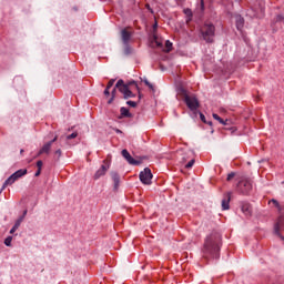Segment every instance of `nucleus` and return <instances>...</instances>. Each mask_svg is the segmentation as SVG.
Instances as JSON below:
<instances>
[{"instance_id": "412c9836", "label": "nucleus", "mask_w": 284, "mask_h": 284, "mask_svg": "<svg viewBox=\"0 0 284 284\" xmlns=\"http://www.w3.org/2000/svg\"><path fill=\"white\" fill-rule=\"evenodd\" d=\"M121 115L122 116H126L128 119H130L132 116V113L130 112V110H128V108L122 106L120 109Z\"/></svg>"}, {"instance_id": "603ef678", "label": "nucleus", "mask_w": 284, "mask_h": 284, "mask_svg": "<svg viewBox=\"0 0 284 284\" xmlns=\"http://www.w3.org/2000/svg\"><path fill=\"white\" fill-rule=\"evenodd\" d=\"M154 28H156V23L154 24Z\"/></svg>"}, {"instance_id": "aec40b11", "label": "nucleus", "mask_w": 284, "mask_h": 284, "mask_svg": "<svg viewBox=\"0 0 284 284\" xmlns=\"http://www.w3.org/2000/svg\"><path fill=\"white\" fill-rule=\"evenodd\" d=\"M26 174H28V170L27 169H20L18 171H16L13 173V176L21 179V176H26Z\"/></svg>"}, {"instance_id": "f8f14e48", "label": "nucleus", "mask_w": 284, "mask_h": 284, "mask_svg": "<svg viewBox=\"0 0 284 284\" xmlns=\"http://www.w3.org/2000/svg\"><path fill=\"white\" fill-rule=\"evenodd\" d=\"M202 252V256H204V258H210V256H207L209 254L212 255V258H219V256H221L219 250H204Z\"/></svg>"}, {"instance_id": "4c0bfd02", "label": "nucleus", "mask_w": 284, "mask_h": 284, "mask_svg": "<svg viewBox=\"0 0 284 284\" xmlns=\"http://www.w3.org/2000/svg\"><path fill=\"white\" fill-rule=\"evenodd\" d=\"M271 203H273L275 205V207H278V210H281V205L278 204V201L276 200H271Z\"/></svg>"}, {"instance_id": "2f4dec72", "label": "nucleus", "mask_w": 284, "mask_h": 284, "mask_svg": "<svg viewBox=\"0 0 284 284\" xmlns=\"http://www.w3.org/2000/svg\"><path fill=\"white\" fill-rule=\"evenodd\" d=\"M200 119H201V121H203V123H209V125H212V122H207V121L205 120V116H204L203 113H200Z\"/></svg>"}, {"instance_id": "f257e3e1", "label": "nucleus", "mask_w": 284, "mask_h": 284, "mask_svg": "<svg viewBox=\"0 0 284 284\" xmlns=\"http://www.w3.org/2000/svg\"><path fill=\"white\" fill-rule=\"evenodd\" d=\"M176 92L185 101L189 110L194 111L199 109V100L194 95H189L187 90H185V87H183V84L178 85Z\"/></svg>"}, {"instance_id": "5701e85b", "label": "nucleus", "mask_w": 284, "mask_h": 284, "mask_svg": "<svg viewBox=\"0 0 284 284\" xmlns=\"http://www.w3.org/2000/svg\"><path fill=\"white\" fill-rule=\"evenodd\" d=\"M242 212L246 215L252 214V210L250 207V204H243L242 205Z\"/></svg>"}, {"instance_id": "473e14b6", "label": "nucleus", "mask_w": 284, "mask_h": 284, "mask_svg": "<svg viewBox=\"0 0 284 284\" xmlns=\"http://www.w3.org/2000/svg\"><path fill=\"white\" fill-rule=\"evenodd\" d=\"M145 85H148V88H150L151 90H154V85H152V83H150V81H148V79L144 80Z\"/></svg>"}, {"instance_id": "de8ad7c7", "label": "nucleus", "mask_w": 284, "mask_h": 284, "mask_svg": "<svg viewBox=\"0 0 284 284\" xmlns=\"http://www.w3.org/2000/svg\"><path fill=\"white\" fill-rule=\"evenodd\" d=\"M116 134H121V130L116 129L115 130Z\"/></svg>"}, {"instance_id": "79ce46f5", "label": "nucleus", "mask_w": 284, "mask_h": 284, "mask_svg": "<svg viewBox=\"0 0 284 284\" xmlns=\"http://www.w3.org/2000/svg\"><path fill=\"white\" fill-rule=\"evenodd\" d=\"M104 94H105V97H110V89H108V87H106V89L104 90Z\"/></svg>"}, {"instance_id": "4be33fe9", "label": "nucleus", "mask_w": 284, "mask_h": 284, "mask_svg": "<svg viewBox=\"0 0 284 284\" xmlns=\"http://www.w3.org/2000/svg\"><path fill=\"white\" fill-rule=\"evenodd\" d=\"M184 14H186V23L192 21V9H184Z\"/></svg>"}, {"instance_id": "20e7f679", "label": "nucleus", "mask_w": 284, "mask_h": 284, "mask_svg": "<svg viewBox=\"0 0 284 284\" xmlns=\"http://www.w3.org/2000/svg\"><path fill=\"white\" fill-rule=\"evenodd\" d=\"M204 245L206 250H221V235L211 234L206 237Z\"/></svg>"}, {"instance_id": "ea45409f", "label": "nucleus", "mask_w": 284, "mask_h": 284, "mask_svg": "<svg viewBox=\"0 0 284 284\" xmlns=\"http://www.w3.org/2000/svg\"><path fill=\"white\" fill-rule=\"evenodd\" d=\"M37 168H38V170H41V168H43V161L39 160L37 162Z\"/></svg>"}, {"instance_id": "7c9ffc66", "label": "nucleus", "mask_w": 284, "mask_h": 284, "mask_svg": "<svg viewBox=\"0 0 284 284\" xmlns=\"http://www.w3.org/2000/svg\"><path fill=\"white\" fill-rule=\"evenodd\" d=\"M11 243H12V237L9 236L4 240V245H7V247H10Z\"/></svg>"}, {"instance_id": "0eeeda50", "label": "nucleus", "mask_w": 284, "mask_h": 284, "mask_svg": "<svg viewBox=\"0 0 284 284\" xmlns=\"http://www.w3.org/2000/svg\"><path fill=\"white\" fill-rule=\"evenodd\" d=\"M110 170V163L108 161H103V164L100 166V169L95 172L93 175L94 181H99L101 176H105L106 172Z\"/></svg>"}, {"instance_id": "393cba45", "label": "nucleus", "mask_w": 284, "mask_h": 284, "mask_svg": "<svg viewBox=\"0 0 284 284\" xmlns=\"http://www.w3.org/2000/svg\"><path fill=\"white\" fill-rule=\"evenodd\" d=\"M213 119H215V121H219V123H221L222 125H227V122L222 120L221 116H219V114L213 113Z\"/></svg>"}, {"instance_id": "39448f33", "label": "nucleus", "mask_w": 284, "mask_h": 284, "mask_svg": "<svg viewBox=\"0 0 284 284\" xmlns=\"http://www.w3.org/2000/svg\"><path fill=\"white\" fill-rule=\"evenodd\" d=\"M253 187L252 180H242L237 184V190L241 194H250Z\"/></svg>"}, {"instance_id": "a19ab883", "label": "nucleus", "mask_w": 284, "mask_h": 284, "mask_svg": "<svg viewBox=\"0 0 284 284\" xmlns=\"http://www.w3.org/2000/svg\"><path fill=\"white\" fill-rule=\"evenodd\" d=\"M234 176H235V173H230L227 175L226 180L230 181V180L234 179Z\"/></svg>"}, {"instance_id": "8fccbe9b", "label": "nucleus", "mask_w": 284, "mask_h": 284, "mask_svg": "<svg viewBox=\"0 0 284 284\" xmlns=\"http://www.w3.org/2000/svg\"><path fill=\"white\" fill-rule=\"evenodd\" d=\"M187 159H185V156L182 158V161H186Z\"/></svg>"}, {"instance_id": "9d476101", "label": "nucleus", "mask_w": 284, "mask_h": 284, "mask_svg": "<svg viewBox=\"0 0 284 284\" xmlns=\"http://www.w3.org/2000/svg\"><path fill=\"white\" fill-rule=\"evenodd\" d=\"M121 39L124 45H128L130 43V40L132 39V31L128 29L121 30Z\"/></svg>"}, {"instance_id": "c756f323", "label": "nucleus", "mask_w": 284, "mask_h": 284, "mask_svg": "<svg viewBox=\"0 0 284 284\" xmlns=\"http://www.w3.org/2000/svg\"><path fill=\"white\" fill-rule=\"evenodd\" d=\"M283 20H284L283 14H277V16L275 17V23H281V21H283Z\"/></svg>"}, {"instance_id": "3c124183", "label": "nucleus", "mask_w": 284, "mask_h": 284, "mask_svg": "<svg viewBox=\"0 0 284 284\" xmlns=\"http://www.w3.org/2000/svg\"><path fill=\"white\" fill-rule=\"evenodd\" d=\"M20 153L23 154V150H21Z\"/></svg>"}, {"instance_id": "dca6fc26", "label": "nucleus", "mask_w": 284, "mask_h": 284, "mask_svg": "<svg viewBox=\"0 0 284 284\" xmlns=\"http://www.w3.org/2000/svg\"><path fill=\"white\" fill-rule=\"evenodd\" d=\"M245 24V19L241 16H235V26L237 30H243V26Z\"/></svg>"}, {"instance_id": "c03bdc74", "label": "nucleus", "mask_w": 284, "mask_h": 284, "mask_svg": "<svg viewBox=\"0 0 284 284\" xmlns=\"http://www.w3.org/2000/svg\"><path fill=\"white\" fill-rule=\"evenodd\" d=\"M129 85H135V88H136V82L132 81L129 83Z\"/></svg>"}, {"instance_id": "f03ea898", "label": "nucleus", "mask_w": 284, "mask_h": 284, "mask_svg": "<svg viewBox=\"0 0 284 284\" xmlns=\"http://www.w3.org/2000/svg\"><path fill=\"white\" fill-rule=\"evenodd\" d=\"M116 89L121 92V94H123L124 99L134 98V93H132V91L130 90V85L125 84L123 80H119L115 84V88L111 92L112 97L108 101L109 104L112 103V101H114V97H116Z\"/></svg>"}, {"instance_id": "7ed1b4c3", "label": "nucleus", "mask_w": 284, "mask_h": 284, "mask_svg": "<svg viewBox=\"0 0 284 284\" xmlns=\"http://www.w3.org/2000/svg\"><path fill=\"white\" fill-rule=\"evenodd\" d=\"M216 28L212 23H205L201 30L202 37L206 43H212L214 41V34Z\"/></svg>"}, {"instance_id": "37998d69", "label": "nucleus", "mask_w": 284, "mask_h": 284, "mask_svg": "<svg viewBox=\"0 0 284 284\" xmlns=\"http://www.w3.org/2000/svg\"><path fill=\"white\" fill-rule=\"evenodd\" d=\"M34 176H41V169H38V171L36 172Z\"/></svg>"}, {"instance_id": "a211bd4d", "label": "nucleus", "mask_w": 284, "mask_h": 284, "mask_svg": "<svg viewBox=\"0 0 284 284\" xmlns=\"http://www.w3.org/2000/svg\"><path fill=\"white\" fill-rule=\"evenodd\" d=\"M231 193L226 194V199L222 200V210H230Z\"/></svg>"}, {"instance_id": "a18cd8bd", "label": "nucleus", "mask_w": 284, "mask_h": 284, "mask_svg": "<svg viewBox=\"0 0 284 284\" xmlns=\"http://www.w3.org/2000/svg\"><path fill=\"white\" fill-rule=\"evenodd\" d=\"M27 214H28V211H23V214H22L23 219H26Z\"/></svg>"}, {"instance_id": "ddd939ff", "label": "nucleus", "mask_w": 284, "mask_h": 284, "mask_svg": "<svg viewBox=\"0 0 284 284\" xmlns=\"http://www.w3.org/2000/svg\"><path fill=\"white\" fill-rule=\"evenodd\" d=\"M16 181H19V179H18L17 176H14V173H13V174H11V175L4 181V183H3V185H2V187H1V190H0V192L4 191L8 185H13V183H14Z\"/></svg>"}, {"instance_id": "a878e982", "label": "nucleus", "mask_w": 284, "mask_h": 284, "mask_svg": "<svg viewBox=\"0 0 284 284\" xmlns=\"http://www.w3.org/2000/svg\"><path fill=\"white\" fill-rule=\"evenodd\" d=\"M165 48L164 52H170V50H172V42H170V40L165 41Z\"/></svg>"}, {"instance_id": "6e6552de", "label": "nucleus", "mask_w": 284, "mask_h": 284, "mask_svg": "<svg viewBox=\"0 0 284 284\" xmlns=\"http://www.w3.org/2000/svg\"><path fill=\"white\" fill-rule=\"evenodd\" d=\"M281 230L284 231V215L280 216L276 224L274 225V234H276V236H280L281 241H284L283 235H281Z\"/></svg>"}, {"instance_id": "72a5a7b5", "label": "nucleus", "mask_w": 284, "mask_h": 284, "mask_svg": "<svg viewBox=\"0 0 284 284\" xmlns=\"http://www.w3.org/2000/svg\"><path fill=\"white\" fill-rule=\"evenodd\" d=\"M193 165H194V160H191L190 162L186 163L185 168L190 170V168H193Z\"/></svg>"}, {"instance_id": "cd10ccee", "label": "nucleus", "mask_w": 284, "mask_h": 284, "mask_svg": "<svg viewBox=\"0 0 284 284\" xmlns=\"http://www.w3.org/2000/svg\"><path fill=\"white\" fill-rule=\"evenodd\" d=\"M154 43L158 48H163V42L159 41V38H156V36H154Z\"/></svg>"}, {"instance_id": "b1692460", "label": "nucleus", "mask_w": 284, "mask_h": 284, "mask_svg": "<svg viewBox=\"0 0 284 284\" xmlns=\"http://www.w3.org/2000/svg\"><path fill=\"white\" fill-rule=\"evenodd\" d=\"M62 154H63V152L61 151V149L55 150V152L53 154L54 161H60Z\"/></svg>"}, {"instance_id": "1a4fd4ad", "label": "nucleus", "mask_w": 284, "mask_h": 284, "mask_svg": "<svg viewBox=\"0 0 284 284\" xmlns=\"http://www.w3.org/2000/svg\"><path fill=\"white\" fill-rule=\"evenodd\" d=\"M122 156L128 161L130 165H141V161L134 160L128 150H122Z\"/></svg>"}, {"instance_id": "09e8293b", "label": "nucleus", "mask_w": 284, "mask_h": 284, "mask_svg": "<svg viewBox=\"0 0 284 284\" xmlns=\"http://www.w3.org/2000/svg\"><path fill=\"white\" fill-rule=\"evenodd\" d=\"M178 154H183V150L178 151Z\"/></svg>"}, {"instance_id": "c9c22d12", "label": "nucleus", "mask_w": 284, "mask_h": 284, "mask_svg": "<svg viewBox=\"0 0 284 284\" xmlns=\"http://www.w3.org/2000/svg\"><path fill=\"white\" fill-rule=\"evenodd\" d=\"M114 79H111L106 85L108 90H110V88H112V85H114Z\"/></svg>"}, {"instance_id": "f704fd0d", "label": "nucleus", "mask_w": 284, "mask_h": 284, "mask_svg": "<svg viewBox=\"0 0 284 284\" xmlns=\"http://www.w3.org/2000/svg\"><path fill=\"white\" fill-rule=\"evenodd\" d=\"M200 10H201V12H203V10H205V2H203V0L200 1Z\"/></svg>"}, {"instance_id": "9b49d317", "label": "nucleus", "mask_w": 284, "mask_h": 284, "mask_svg": "<svg viewBox=\"0 0 284 284\" xmlns=\"http://www.w3.org/2000/svg\"><path fill=\"white\" fill-rule=\"evenodd\" d=\"M54 141H49L42 145L40 151L38 152V156H41V154H50V150H52V144Z\"/></svg>"}, {"instance_id": "6ab92c4d", "label": "nucleus", "mask_w": 284, "mask_h": 284, "mask_svg": "<svg viewBox=\"0 0 284 284\" xmlns=\"http://www.w3.org/2000/svg\"><path fill=\"white\" fill-rule=\"evenodd\" d=\"M21 223H23V216H20V217L16 221L14 225H13L12 229L10 230V234H14L16 231H17V229H18V227H21Z\"/></svg>"}, {"instance_id": "c85d7f7f", "label": "nucleus", "mask_w": 284, "mask_h": 284, "mask_svg": "<svg viewBox=\"0 0 284 284\" xmlns=\"http://www.w3.org/2000/svg\"><path fill=\"white\" fill-rule=\"evenodd\" d=\"M132 49H130V43L129 44H124V54H131Z\"/></svg>"}, {"instance_id": "f3484780", "label": "nucleus", "mask_w": 284, "mask_h": 284, "mask_svg": "<svg viewBox=\"0 0 284 284\" xmlns=\"http://www.w3.org/2000/svg\"><path fill=\"white\" fill-rule=\"evenodd\" d=\"M111 179L114 183V189L118 190L119 189V183L121 182V178L119 176V174L116 172H112L111 173Z\"/></svg>"}, {"instance_id": "e433bc0d", "label": "nucleus", "mask_w": 284, "mask_h": 284, "mask_svg": "<svg viewBox=\"0 0 284 284\" xmlns=\"http://www.w3.org/2000/svg\"><path fill=\"white\" fill-rule=\"evenodd\" d=\"M126 105H130L131 108H136V102L134 101H128Z\"/></svg>"}, {"instance_id": "4468645a", "label": "nucleus", "mask_w": 284, "mask_h": 284, "mask_svg": "<svg viewBox=\"0 0 284 284\" xmlns=\"http://www.w3.org/2000/svg\"><path fill=\"white\" fill-rule=\"evenodd\" d=\"M16 181H19V179H18L17 176H14V173H13V174H11V175L4 181V183H3V185H2V187H1V190H0V192L4 191L8 185H13V183H14Z\"/></svg>"}, {"instance_id": "bb28decb", "label": "nucleus", "mask_w": 284, "mask_h": 284, "mask_svg": "<svg viewBox=\"0 0 284 284\" xmlns=\"http://www.w3.org/2000/svg\"><path fill=\"white\" fill-rule=\"evenodd\" d=\"M77 136H79V133L78 132H73V133L67 135L65 139H67V141H70L72 139H77Z\"/></svg>"}, {"instance_id": "423d86ee", "label": "nucleus", "mask_w": 284, "mask_h": 284, "mask_svg": "<svg viewBox=\"0 0 284 284\" xmlns=\"http://www.w3.org/2000/svg\"><path fill=\"white\" fill-rule=\"evenodd\" d=\"M152 171L150 168H145L141 173H140V181L144 185H151L152 184Z\"/></svg>"}, {"instance_id": "2eb2a0df", "label": "nucleus", "mask_w": 284, "mask_h": 284, "mask_svg": "<svg viewBox=\"0 0 284 284\" xmlns=\"http://www.w3.org/2000/svg\"><path fill=\"white\" fill-rule=\"evenodd\" d=\"M16 181H19V179H18L17 176H14V173H13V174H11V175L4 181V183H3V185H2V187H1V190H0V192L4 191L8 185H13V183H14Z\"/></svg>"}, {"instance_id": "58836bf2", "label": "nucleus", "mask_w": 284, "mask_h": 284, "mask_svg": "<svg viewBox=\"0 0 284 284\" xmlns=\"http://www.w3.org/2000/svg\"><path fill=\"white\" fill-rule=\"evenodd\" d=\"M271 203H273L275 205V207H278V210H281V205L278 204V201L276 200H271Z\"/></svg>"}, {"instance_id": "49530a36", "label": "nucleus", "mask_w": 284, "mask_h": 284, "mask_svg": "<svg viewBox=\"0 0 284 284\" xmlns=\"http://www.w3.org/2000/svg\"><path fill=\"white\" fill-rule=\"evenodd\" d=\"M57 139H59V138L55 135L54 139H52L51 141H53V143H55Z\"/></svg>"}]
</instances>
